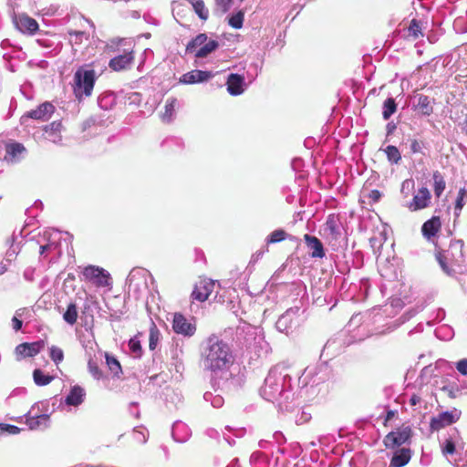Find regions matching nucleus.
<instances>
[{
	"label": "nucleus",
	"mask_w": 467,
	"mask_h": 467,
	"mask_svg": "<svg viewBox=\"0 0 467 467\" xmlns=\"http://www.w3.org/2000/svg\"><path fill=\"white\" fill-rule=\"evenodd\" d=\"M201 361L203 369L213 377H222L233 364L230 347L219 337L211 335L202 344Z\"/></svg>",
	"instance_id": "obj_1"
},
{
	"label": "nucleus",
	"mask_w": 467,
	"mask_h": 467,
	"mask_svg": "<svg viewBox=\"0 0 467 467\" xmlns=\"http://www.w3.org/2000/svg\"><path fill=\"white\" fill-rule=\"evenodd\" d=\"M291 378L288 368L285 364H278L270 369L263 386L260 389L261 397L275 406H282L283 401L289 398L286 384Z\"/></svg>",
	"instance_id": "obj_2"
},
{
	"label": "nucleus",
	"mask_w": 467,
	"mask_h": 467,
	"mask_svg": "<svg viewBox=\"0 0 467 467\" xmlns=\"http://www.w3.org/2000/svg\"><path fill=\"white\" fill-rule=\"evenodd\" d=\"M74 92L78 98L83 95L88 97L91 95L95 83V71L93 69H85L83 67L77 70L74 75Z\"/></svg>",
	"instance_id": "obj_3"
},
{
	"label": "nucleus",
	"mask_w": 467,
	"mask_h": 467,
	"mask_svg": "<svg viewBox=\"0 0 467 467\" xmlns=\"http://www.w3.org/2000/svg\"><path fill=\"white\" fill-rule=\"evenodd\" d=\"M413 431L409 425H401L394 431L388 433L383 440V443L387 449H398L402 445H410Z\"/></svg>",
	"instance_id": "obj_4"
},
{
	"label": "nucleus",
	"mask_w": 467,
	"mask_h": 467,
	"mask_svg": "<svg viewBox=\"0 0 467 467\" xmlns=\"http://www.w3.org/2000/svg\"><path fill=\"white\" fill-rule=\"evenodd\" d=\"M83 280L90 282L97 286H109L110 285V275L103 268L94 265H88L82 271Z\"/></svg>",
	"instance_id": "obj_5"
},
{
	"label": "nucleus",
	"mask_w": 467,
	"mask_h": 467,
	"mask_svg": "<svg viewBox=\"0 0 467 467\" xmlns=\"http://www.w3.org/2000/svg\"><path fill=\"white\" fill-rule=\"evenodd\" d=\"M431 194L426 187L419 188L413 198L404 202V206L410 212H417L427 208L431 203Z\"/></svg>",
	"instance_id": "obj_6"
},
{
	"label": "nucleus",
	"mask_w": 467,
	"mask_h": 467,
	"mask_svg": "<svg viewBox=\"0 0 467 467\" xmlns=\"http://www.w3.org/2000/svg\"><path fill=\"white\" fill-rule=\"evenodd\" d=\"M172 328L177 334H182L185 337H192L196 331L195 325L189 322L184 316L179 313L173 316Z\"/></svg>",
	"instance_id": "obj_7"
},
{
	"label": "nucleus",
	"mask_w": 467,
	"mask_h": 467,
	"mask_svg": "<svg viewBox=\"0 0 467 467\" xmlns=\"http://www.w3.org/2000/svg\"><path fill=\"white\" fill-rule=\"evenodd\" d=\"M55 108L49 102L41 104L37 109H33L22 116V121L25 122L27 119H34L36 120L46 121L49 119L54 113Z\"/></svg>",
	"instance_id": "obj_8"
},
{
	"label": "nucleus",
	"mask_w": 467,
	"mask_h": 467,
	"mask_svg": "<svg viewBox=\"0 0 467 467\" xmlns=\"http://www.w3.org/2000/svg\"><path fill=\"white\" fill-rule=\"evenodd\" d=\"M215 283L210 279H201L199 280L192 291V296L193 299L198 300L200 302H204L208 299L209 296L213 291Z\"/></svg>",
	"instance_id": "obj_9"
},
{
	"label": "nucleus",
	"mask_w": 467,
	"mask_h": 467,
	"mask_svg": "<svg viewBox=\"0 0 467 467\" xmlns=\"http://www.w3.org/2000/svg\"><path fill=\"white\" fill-rule=\"evenodd\" d=\"M134 60L133 50H125L123 54L118 55L110 59L109 66L114 71L127 70L130 68Z\"/></svg>",
	"instance_id": "obj_10"
},
{
	"label": "nucleus",
	"mask_w": 467,
	"mask_h": 467,
	"mask_svg": "<svg viewBox=\"0 0 467 467\" xmlns=\"http://www.w3.org/2000/svg\"><path fill=\"white\" fill-rule=\"evenodd\" d=\"M32 412L33 410H27L26 413L19 417L18 421L25 422L30 430H36L47 425L49 419L48 415L38 414L36 412L33 414Z\"/></svg>",
	"instance_id": "obj_11"
},
{
	"label": "nucleus",
	"mask_w": 467,
	"mask_h": 467,
	"mask_svg": "<svg viewBox=\"0 0 467 467\" xmlns=\"http://www.w3.org/2000/svg\"><path fill=\"white\" fill-rule=\"evenodd\" d=\"M214 75L210 71H203V70H192L190 72H187L183 74L180 78V83L182 84H196V83H202L206 82L209 79H211Z\"/></svg>",
	"instance_id": "obj_12"
},
{
	"label": "nucleus",
	"mask_w": 467,
	"mask_h": 467,
	"mask_svg": "<svg viewBox=\"0 0 467 467\" xmlns=\"http://www.w3.org/2000/svg\"><path fill=\"white\" fill-rule=\"evenodd\" d=\"M14 23L22 33L34 34L38 29L37 22L25 14L15 16Z\"/></svg>",
	"instance_id": "obj_13"
},
{
	"label": "nucleus",
	"mask_w": 467,
	"mask_h": 467,
	"mask_svg": "<svg viewBox=\"0 0 467 467\" xmlns=\"http://www.w3.org/2000/svg\"><path fill=\"white\" fill-rule=\"evenodd\" d=\"M44 341L22 343L16 348V354L18 358L34 357L44 348Z\"/></svg>",
	"instance_id": "obj_14"
},
{
	"label": "nucleus",
	"mask_w": 467,
	"mask_h": 467,
	"mask_svg": "<svg viewBox=\"0 0 467 467\" xmlns=\"http://www.w3.org/2000/svg\"><path fill=\"white\" fill-rule=\"evenodd\" d=\"M460 418V415H453L451 412L445 410L440 413L437 417L431 419L430 427L432 431H439L446 426L455 422Z\"/></svg>",
	"instance_id": "obj_15"
},
{
	"label": "nucleus",
	"mask_w": 467,
	"mask_h": 467,
	"mask_svg": "<svg viewBox=\"0 0 467 467\" xmlns=\"http://www.w3.org/2000/svg\"><path fill=\"white\" fill-rule=\"evenodd\" d=\"M5 160L10 163H16L22 160L26 153V148L17 142L9 143L5 148Z\"/></svg>",
	"instance_id": "obj_16"
},
{
	"label": "nucleus",
	"mask_w": 467,
	"mask_h": 467,
	"mask_svg": "<svg viewBox=\"0 0 467 467\" xmlns=\"http://www.w3.org/2000/svg\"><path fill=\"white\" fill-rule=\"evenodd\" d=\"M227 90L232 96H238L244 91V78L238 74H230L227 81Z\"/></svg>",
	"instance_id": "obj_17"
},
{
	"label": "nucleus",
	"mask_w": 467,
	"mask_h": 467,
	"mask_svg": "<svg viewBox=\"0 0 467 467\" xmlns=\"http://www.w3.org/2000/svg\"><path fill=\"white\" fill-rule=\"evenodd\" d=\"M412 455V451L410 448H398L393 453V456L390 460L391 467H403L405 466L410 460Z\"/></svg>",
	"instance_id": "obj_18"
},
{
	"label": "nucleus",
	"mask_w": 467,
	"mask_h": 467,
	"mask_svg": "<svg viewBox=\"0 0 467 467\" xmlns=\"http://www.w3.org/2000/svg\"><path fill=\"white\" fill-rule=\"evenodd\" d=\"M44 130L46 139L53 143H59L62 140V125L60 122L54 121L50 125L46 126Z\"/></svg>",
	"instance_id": "obj_19"
},
{
	"label": "nucleus",
	"mask_w": 467,
	"mask_h": 467,
	"mask_svg": "<svg viewBox=\"0 0 467 467\" xmlns=\"http://www.w3.org/2000/svg\"><path fill=\"white\" fill-rule=\"evenodd\" d=\"M441 225L440 218L438 216H433L423 223L421 227L423 236L428 239L434 236L440 230Z\"/></svg>",
	"instance_id": "obj_20"
},
{
	"label": "nucleus",
	"mask_w": 467,
	"mask_h": 467,
	"mask_svg": "<svg viewBox=\"0 0 467 467\" xmlns=\"http://www.w3.org/2000/svg\"><path fill=\"white\" fill-rule=\"evenodd\" d=\"M414 109L421 115H430L432 112L431 99L427 96L419 95L416 97Z\"/></svg>",
	"instance_id": "obj_21"
},
{
	"label": "nucleus",
	"mask_w": 467,
	"mask_h": 467,
	"mask_svg": "<svg viewBox=\"0 0 467 467\" xmlns=\"http://www.w3.org/2000/svg\"><path fill=\"white\" fill-rule=\"evenodd\" d=\"M305 240L310 249H312V257H323L324 256V251H323V245L321 242L315 236H310L308 234L305 235Z\"/></svg>",
	"instance_id": "obj_22"
},
{
	"label": "nucleus",
	"mask_w": 467,
	"mask_h": 467,
	"mask_svg": "<svg viewBox=\"0 0 467 467\" xmlns=\"http://www.w3.org/2000/svg\"><path fill=\"white\" fill-rule=\"evenodd\" d=\"M438 388L441 392L450 398H456L460 393V389L455 381L448 382L447 379H441Z\"/></svg>",
	"instance_id": "obj_23"
},
{
	"label": "nucleus",
	"mask_w": 467,
	"mask_h": 467,
	"mask_svg": "<svg viewBox=\"0 0 467 467\" xmlns=\"http://www.w3.org/2000/svg\"><path fill=\"white\" fill-rule=\"evenodd\" d=\"M178 105V100L175 98H168L165 106L164 112L161 115V119L163 121L170 122L173 119L175 114L176 107Z\"/></svg>",
	"instance_id": "obj_24"
},
{
	"label": "nucleus",
	"mask_w": 467,
	"mask_h": 467,
	"mask_svg": "<svg viewBox=\"0 0 467 467\" xmlns=\"http://www.w3.org/2000/svg\"><path fill=\"white\" fill-rule=\"evenodd\" d=\"M85 392L80 387L72 388L70 393L67 397V404L69 406H78L82 403Z\"/></svg>",
	"instance_id": "obj_25"
},
{
	"label": "nucleus",
	"mask_w": 467,
	"mask_h": 467,
	"mask_svg": "<svg viewBox=\"0 0 467 467\" xmlns=\"http://www.w3.org/2000/svg\"><path fill=\"white\" fill-rule=\"evenodd\" d=\"M193 7L195 13L202 20H206L209 16V11L205 7L202 0H187Z\"/></svg>",
	"instance_id": "obj_26"
},
{
	"label": "nucleus",
	"mask_w": 467,
	"mask_h": 467,
	"mask_svg": "<svg viewBox=\"0 0 467 467\" xmlns=\"http://www.w3.org/2000/svg\"><path fill=\"white\" fill-rule=\"evenodd\" d=\"M293 315V311H287L284 315H282L276 322V327L282 332L288 333V329L290 327V326L288 325L292 321Z\"/></svg>",
	"instance_id": "obj_27"
},
{
	"label": "nucleus",
	"mask_w": 467,
	"mask_h": 467,
	"mask_svg": "<svg viewBox=\"0 0 467 467\" xmlns=\"http://www.w3.org/2000/svg\"><path fill=\"white\" fill-rule=\"evenodd\" d=\"M218 47V42L215 40H207V42L196 50L195 56L197 57H204L212 53Z\"/></svg>",
	"instance_id": "obj_28"
},
{
	"label": "nucleus",
	"mask_w": 467,
	"mask_h": 467,
	"mask_svg": "<svg viewBox=\"0 0 467 467\" xmlns=\"http://www.w3.org/2000/svg\"><path fill=\"white\" fill-rule=\"evenodd\" d=\"M64 320L69 324L74 325L78 319V310L75 304H69L66 312L63 315Z\"/></svg>",
	"instance_id": "obj_29"
},
{
	"label": "nucleus",
	"mask_w": 467,
	"mask_h": 467,
	"mask_svg": "<svg viewBox=\"0 0 467 467\" xmlns=\"http://www.w3.org/2000/svg\"><path fill=\"white\" fill-rule=\"evenodd\" d=\"M436 258L444 273H446L447 275H451L452 270L449 266L450 258L448 252L438 253Z\"/></svg>",
	"instance_id": "obj_30"
},
{
	"label": "nucleus",
	"mask_w": 467,
	"mask_h": 467,
	"mask_svg": "<svg viewBox=\"0 0 467 467\" xmlns=\"http://www.w3.org/2000/svg\"><path fill=\"white\" fill-rule=\"evenodd\" d=\"M208 38L206 35L200 34L198 35L194 39H192L187 46V50L192 52L195 50L196 48H201L206 42Z\"/></svg>",
	"instance_id": "obj_31"
},
{
	"label": "nucleus",
	"mask_w": 467,
	"mask_h": 467,
	"mask_svg": "<svg viewBox=\"0 0 467 467\" xmlns=\"http://www.w3.org/2000/svg\"><path fill=\"white\" fill-rule=\"evenodd\" d=\"M33 377L35 383L38 386L47 385L53 379L51 376L45 375L40 369H36Z\"/></svg>",
	"instance_id": "obj_32"
},
{
	"label": "nucleus",
	"mask_w": 467,
	"mask_h": 467,
	"mask_svg": "<svg viewBox=\"0 0 467 467\" xmlns=\"http://www.w3.org/2000/svg\"><path fill=\"white\" fill-rule=\"evenodd\" d=\"M433 181H434V192L437 197H440L445 189V182H444L442 176L438 171L433 173Z\"/></svg>",
	"instance_id": "obj_33"
},
{
	"label": "nucleus",
	"mask_w": 467,
	"mask_h": 467,
	"mask_svg": "<svg viewBox=\"0 0 467 467\" xmlns=\"http://www.w3.org/2000/svg\"><path fill=\"white\" fill-rule=\"evenodd\" d=\"M396 111V103L393 99H388L384 102L383 106V118L384 119H389L390 116Z\"/></svg>",
	"instance_id": "obj_34"
},
{
	"label": "nucleus",
	"mask_w": 467,
	"mask_h": 467,
	"mask_svg": "<svg viewBox=\"0 0 467 467\" xmlns=\"http://www.w3.org/2000/svg\"><path fill=\"white\" fill-rule=\"evenodd\" d=\"M161 334L157 329L155 325H152L150 329V337H149V348L151 350H154L159 342Z\"/></svg>",
	"instance_id": "obj_35"
},
{
	"label": "nucleus",
	"mask_w": 467,
	"mask_h": 467,
	"mask_svg": "<svg viewBox=\"0 0 467 467\" xmlns=\"http://www.w3.org/2000/svg\"><path fill=\"white\" fill-rule=\"evenodd\" d=\"M385 153L388 157V160L393 163H398L401 159L400 153L397 147L395 146H388L385 149Z\"/></svg>",
	"instance_id": "obj_36"
},
{
	"label": "nucleus",
	"mask_w": 467,
	"mask_h": 467,
	"mask_svg": "<svg viewBox=\"0 0 467 467\" xmlns=\"http://www.w3.org/2000/svg\"><path fill=\"white\" fill-rule=\"evenodd\" d=\"M105 358L106 363L112 373L115 375L119 374L121 369L119 362L114 357L109 356L108 353H105Z\"/></svg>",
	"instance_id": "obj_37"
},
{
	"label": "nucleus",
	"mask_w": 467,
	"mask_h": 467,
	"mask_svg": "<svg viewBox=\"0 0 467 467\" xmlns=\"http://www.w3.org/2000/svg\"><path fill=\"white\" fill-rule=\"evenodd\" d=\"M415 183L412 179H407L405 180L401 184V194L404 198H409L410 195V192L414 190Z\"/></svg>",
	"instance_id": "obj_38"
},
{
	"label": "nucleus",
	"mask_w": 467,
	"mask_h": 467,
	"mask_svg": "<svg viewBox=\"0 0 467 467\" xmlns=\"http://www.w3.org/2000/svg\"><path fill=\"white\" fill-rule=\"evenodd\" d=\"M285 237H286V234H285V232L284 230H282V229L275 230L268 236L267 243L268 244H275V243H277V242L285 240Z\"/></svg>",
	"instance_id": "obj_39"
},
{
	"label": "nucleus",
	"mask_w": 467,
	"mask_h": 467,
	"mask_svg": "<svg viewBox=\"0 0 467 467\" xmlns=\"http://www.w3.org/2000/svg\"><path fill=\"white\" fill-rule=\"evenodd\" d=\"M50 358L55 363H59L64 358V353L63 350L56 346H52L50 348Z\"/></svg>",
	"instance_id": "obj_40"
},
{
	"label": "nucleus",
	"mask_w": 467,
	"mask_h": 467,
	"mask_svg": "<svg viewBox=\"0 0 467 467\" xmlns=\"http://www.w3.org/2000/svg\"><path fill=\"white\" fill-rule=\"evenodd\" d=\"M88 368L89 373L92 375V377L96 379H99L102 378V372L99 368L97 363L93 359H89L88 363Z\"/></svg>",
	"instance_id": "obj_41"
},
{
	"label": "nucleus",
	"mask_w": 467,
	"mask_h": 467,
	"mask_svg": "<svg viewBox=\"0 0 467 467\" xmlns=\"http://www.w3.org/2000/svg\"><path fill=\"white\" fill-rule=\"evenodd\" d=\"M244 22V14L242 12H238L237 14L232 16L229 19V24L234 28H241Z\"/></svg>",
	"instance_id": "obj_42"
},
{
	"label": "nucleus",
	"mask_w": 467,
	"mask_h": 467,
	"mask_svg": "<svg viewBox=\"0 0 467 467\" xmlns=\"http://www.w3.org/2000/svg\"><path fill=\"white\" fill-rule=\"evenodd\" d=\"M130 351L136 356L140 357L141 354L140 343L137 338H131L129 342Z\"/></svg>",
	"instance_id": "obj_43"
},
{
	"label": "nucleus",
	"mask_w": 467,
	"mask_h": 467,
	"mask_svg": "<svg viewBox=\"0 0 467 467\" xmlns=\"http://www.w3.org/2000/svg\"><path fill=\"white\" fill-rule=\"evenodd\" d=\"M467 196V192L464 188L460 189L456 200L455 210L461 211L464 205V198Z\"/></svg>",
	"instance_id": "obj_44"
},
{
	"label": "nucleus",
	"mask_w": 467,
	"mask_h": 467,
	"mask_svg": "<svg viewBox=\"0 0 467 467\" xmlns=\"http://www.w3.org/2000/svg\"><path fill=\"white\" fill-rule=\"evenodd\" d=\"M8 243H10V249L6 252V255H5V261L10 264L16 256V254H18V251L13 247V243H14V238H11L9 240H7Z\"/></svg>",
	"instance_id": "obj_45"
},
{
	"label": "nucleus",
	"mask_w": 467,
	"mask_h": 467,
	"mask_svg": "<svg viewBox=\"0 0 467 467\" xmlns=\"http://www.w3.org/2000/svg\"><path fill=\"white\" fill-rule=\"evenodd\" d=\"M216 5L223 13L227 12L234 3V0H215Z\"/></svg>",
	"instance_id": "obj_46"
},
{
	"label": "nucleus",
	"mask_w": 467,
	"mask_h": 467,
	"mask_svg": "<svg viewBox=\"0 0 467 467\" xmlns=\"http://www.w3.org/2000/svg\"><path fill=\"white\" fill-rule=\"evenodd\" d=\"M455 444L451 439H447L442 447L443 454H453L455 452Z\"/></svg>",
	"instance_id": "obj_47"
},
{
	"label": "nucleus",
	"mask_w": 467,
	"mask_h": 467,
	"mask_svg": "<svg viewBox=\"0 0 467 467\" xmlns=\"http://www.w3.org/2000/svg\"><path fill=\"white\" fill-rule=\"evenodd\" d=\"M420 35H421L420 30V26L415 20H412V22L409 27V36H411L414 38H417V37H419Z\"/></svg>",
	"instance_id": "obj_48"
},
{
	"label": "nucleus",
	"mask_w": 467,
	"mask_h": 467,
	"mask_svg": "<svg viewBox=\"0 0 467 467\" xmlns=\"http://www.w3.org/2000/svg\"><path fill=\"white\" fill-rule=\"evenodd\" d=\"M457 370L462 375H467V358L461 359L456 364Z\"/></svg>",
	"instance_id": "obj_49"
},
{
	"label": "nucleus",
	"mask_w": 467,
	"mask_h": 467,
	"mask_svg": "<svg viewBox=\"0 0 467 467\" xmlns=\"http://www.w3.org/2000/svg\"><path fill=\"white\" fill-rule=\"evenodd\" d=\"M386 240V237L384 234H381L380 235V238H378L377 236H374V237H371L370 238V244H371V246L372 247H376L377 244L379 243V248L382 246V241H385Z\"/></svg>",
	"instance_id": "obj_50"
},
{
	"label": "nucleus",
	"mask_w": 467,
	"mask_h": 467,
	"mask_svg": "<svg viewBox=\"0 0 467 467\" xmlns=\"http://www.w3.org/2000/svg\"><path fill=\"white\" fill-rule=\"evenodd\" d=\"M311 418V415L306 411H302L301 412V417L300 419L297 420V423L298 424H303V423H306Z\"/></svg>",
	"instance_id": "obj_51"
},
{
	"label": "nucleus",
	"mask_w": 467,
	"mask_h": 467,
	"mask_svg": "<svg viewBox=\"0 0 467 467\" xmlns=\"http://www.w3.org/2000/svg\"><path fill=\"white\" fill-rule=\"evenodd\" d=\"M380 197H381V193L378 190H373L369 193V198L373 202H378L380 199Z\"/></svg>",
	"instance_id": "obj_52"
},
{
	"label": "nucleus",
	"mask_w": 467,
	"mask_h": 467,
	"mask_svg": "<svg viewBox=\"0 0 467 467\" xmlns=\"http://www.w3.org/2000/svg\"><path fill=\"white\" fill-rule=\"evenodd\" d=\"M12 323H13V328L17 331L21 328L22 327V321L19 320L17 317H14L13 319H12Z\"/></svg>",
	"instance_id": "obj_53"
},
{
	"label": "nucleus",
	"mask_w": 467,
	"mask_h": 467,
	"mask_svg": "<svg viewBox=\"0 0 467 467\" xmlns=\"http://www.w3.org/2000/svg\"><path fill=\"white\" fill-rule=\"evenodd\" d=\"M5 430H6L9 433L16 434L19 432V428L14 425H5Z\"/></svg>",
	"instance_id": "obj_54"
},
{
	"label": "nucleus",
	"mask_w": 467,
	"mask_h": 467,
	"mask_svg": "<svg viewBox=\"0 0 467 467\" xmlns=\"http://www.w3.org/2000/svg\"><path fill=\"white\" fill-rule=\"evenodd\" d=\"M410 149L413 152H419L420 150V144L417 140H413L410 144Z\"/></svg>",
	"instance_id": "obj_55"
},
{
	"label": "nucleus",
	"mask_w": 467,
	"mask_h": 467,
	"mask_svg": "<svg viewBox=\"0 0 467 467\" xmlns=\"http://www.w3.org/2000/svg\"><path fill=\"white\" fill-rule=\"evenodd\" d=\"M54 244H45V245H41L40 246V254H44V253L47 250H50L52 249V247H54Z\"/></svg>",
	"instance_id": "obj_56"
},
{
	"label": "nucleus",
	"mask_w": 467,
	"mask_h": 467,
	"mask_svg": "<svg viewBox=\"0 0 467 467\" xmlns=\"http://www.w3.org/2000/svg\"><path fill=\"white\" fill-rule=\"evenodd\" d=\"M451 248L459 249L460 254H462V241H456L451 244Z\"/></svg>",
	"instance_id": "obj_57"
},
{
	"label": "nucleus",
	"mask_w": 467,
	"mask_h": 467,
	"mask_svg": "<svg viewBox=\"0 0 467 467\" xmlns=\"http://www.w3.org/2000/svg\"><path fill=\"white\" fill-rule=\"evenodd\" d=\"M182 355V348H176L173 354V358H175L178 361H181V356Z\"/></svg>",
	"instance_id": "obj_58"
},
{
	"label": "nucleus",
	"mask_w": 467,
	"mask_h": 467,
	"mask_svg": "<svg viewBox=\"0 0 467 467\" xmlns=\"http://www.w3.org/2000/svg\"><path fill=\"white\" fill-rule=\"evenodd\" d=\"M395 412H396V410H388V413H387V416H386V419H385L384 425H387V422H388L389 420H390L394 417Z\"/></svg>",
	"instance_id": "obj_59"
},
{
	"label": "nucleus",
	"mask_w": 467,
	"mask_h": 467,
	"mask_svg": "<svg viewBox=\"0 0 467 467\" xmlns=\"http://www.w3.org/2000/svg\"><path fill=\"white\" fill-rule=\"evenodd\" d=\"M7 270V265L1 263L0 264V275L4 274Z\"/></svg>",
	"instance_id": "obj_60"
},
{
	"label": "nucleus",
	"mask_w": 467,
	"mask_h": 467,
	"mask_svg": "<svg viewBox=\"0 0 467 467\" xmlns=\"http://www.w3.org/2000/svg\"><path fill=\"white\" fill-rule=\"evenodd\" d=\"M83 36H84L83 32H76L75 33L76 39L77 38H81Z\"/></svg>",
	"instance_id": "obj_61"
},
{
	"label": "nucleus",
	"mask_w": 467,
	"mask_h": 467,
	"mask_svg": "<svg viewBox=\"0 0 467 467\" xmlns=\"http://www.w3.org/2000/svg\"><path fill=\"white\" fill-rule=\"evenodd\" d=\"M219 400H220V399H219V398H218V399H216V400H214V401H213V407H218V406H219Z\"/></svg>",
	"instance_id": "obj_62"
},
{
	"label": "nucleus",
	"mask_w": 467,
	"mask_h": 467,
	"mask_svg": "<svg viewBox=\"0 0 467 467\" xmlns=\"http://www.w3.org/2000/svg\"><path fill=\"white\" fill-rule=\"evenodd\" d=\"M410 401H411V405H415L416 404V401H415L414 398H411Z\"/></svg>",
	"instance_id": "obj_63"
},
{
	"label": "nucleus",
	"mask_w": 467,
	"mask_h": 467,
	"mask_svg": "<svg viewBox=\"0 0 467 467\" xmlns=\"http://www.w3.org/2000/svg\"><path fill=\"white\" fill-rule=\"evenodd\" d=\"M133 96L134 97H139V94L138 93H134Z\"/></svg>",
	"instance_id": "obj_64"
}]
</instances>
